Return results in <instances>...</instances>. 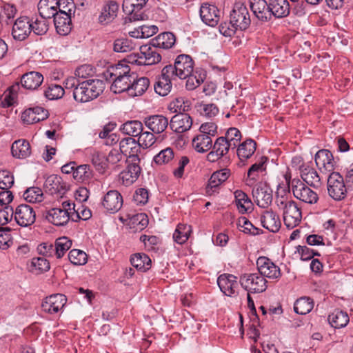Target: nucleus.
Returning a JSON list of instances; mask_svg holds the SVG:
<instances>
[{"instance_id":"nucleus-1","label":"nucleus","mask_w":353,"mask_h":353,"mask_svg":"<svg viewBox=\"0 0 353 353\" xmlns=\"http://www.w3.org/2000/svg\"><path fill=\"white\" fill-rule=\"evenodd\" d=\"M250 23V15L248 8L243 3L236 2L230 14V22L222 23L219 26V31L225 37H232L238 29H248Z\"/></svg>"},{"instance_id":"nucleus-2","label":"nucleus","mask_w":353,"mask_h":353,"mask_svg":"<svg viewBox=\"0 0 353 353\" xmlns=\"http://www.w3.org/2000/svg\"><path fill=\"white\" fill-rule=\"evenodd\" d=\"M103 75L106 80H112L110 89L114 93L127 92L128 94L132 78L135 77V73L131 72L130 67L126 64L111 66Z\"/></svg>"},{"instance_id":"nucleus-3","label":"nucleus","mask_w":353,"mask_h":353,"mask_svg":"<svg viewBox=\"0 0 353 353\" xmlns=\"http://www.w3.org/2000/svg\"><path fill=\"white\" fill-rule=\"evenodd\" d=\"M103 83L99 79H89L78 83L73 91L75 101L85 103L99 96L103 91Z\"/></svg>"},{"instance_id":"nucleus-4","label":"nucleus","mask_w":353,"mask_h":353,"mask_svg":"<svg viewBox=\"0 0 353 353\" xmlns=\"http://www.w3.org/2000/svg\"><path fill=\"white\" fill-rule=\"evenodd\" d=\"M174 107L176 108V111L185 112L189 108L188 102L181 101L176 99L174 102ZM192 125V119L191 117L186 113L180 112L172 117L170 122V127L172 130L176 133H183L190 130Z\"/></svg>"},{"instance_id":"nucleus-5","label":"nucleus","mask_w":353,"mask_h":353,"mask_svg":"<svg viewBox=\"0 0 353 353\" xmlns=\"http://www.w3.org/2000/svg\"><path fill=\"white\" fill-rule=\"evenodd\" d=\"M286 182L291 187V190L295 198L309 204L316 203L319 200L317 193L307 186L299 179H294L288 180L285 176Z\"/></svg>"},{"instance_id":"nucleus-6","label":"nucleus","mask_w":353,"mask_h":353,"mask_svg":"<svg viewBox=\"0 0 353 353\" xmlns=\"http://www.w3.org/2000/svg\"><path fill=\"white\" fill-rule=\"evenodd\" d=\"M194 62L190 55L181 54L176 57L173 65H168L164 68L165 69L171 68V71L172 70L171 74L175 79L176 78L185 79L194 71Z\"/></svg>"},{"instance_id":"nucleus-7","label":"nucleus","mask_w":353,"mask_h":353,"mask_svg":"<svg viewBox=\"0 0 353 353\" xmlns=\"http://www.w3.org/2000/svg\"><path fill=\"white\" fill-rule=\"evenodd\" d=\"M327 192L335 201H341L346 197L347 188L343 177L339 172H332L327 178Z\"/></svg>"},{"instance_id":"nucleus-8","label":"nucleus","mask_w":353,"mask_h":353,"mask_svg":"<svg viewBox=\"0 0 353 353\" xmlns=\"http://www.w3.org/2000/svg\"><path fill=\"white\" fill-rule=\"evenodd\" d=\"M239 282L243 288L251 293H261L267 288L266 279L257 273L243 274Z\"/></svg>"},{"instance_id":"nucleus-9","label":"nucleus","mask_w":353,"mask_h":353,"mask_svg":"<svg viewBox=\"0 0 353 353\" xmlns=\"http://www.w3.org/2000/svg\"><path fill=\"white\" fill-rule=\"evenodd\" d=\"M13 216L17 223L21 227L30 226L36 221L35 211L27 204L18 205L14 210Z\"/></svg>"},{"instance_id":"nucleus-10","label":"nucleus","mask_w":353,"mask_h":353,"mask_svg":"<svg viewBox=\"0 0 353 353\" xmlns=\"http://www.w3.org/2000/svg\"><path fill=\"white\" fill-rule=\"evenodd\" d=\"M172 72L171 68H167V69L163 68L161 74L157 77L154 85V91L159 95L165 97L170 92L172 87V81L175 80L171 74Z\"/></svg>"},{"instance_id":"nucleus-11","label":"nucleus","mask_w":353,"mask_h":353,"mask_svg":"<svg viewBox=\"0 0 353 353\" xmlns=\"http://www.w3.org/2000/svg\"><path fill=\"white\" fill-rule=\"evenodd\" d=\"M123 203L122 195L116 190L108 191L101 200L103 208L106 212L112 214L117 212L121 208Z\"/></svg>"},{"instance_id":"nucleus-12","label":"nucleus","mask_w":353,"mask_h":353,"mask_svg":"<svg viewBox=\"0 0 353 353\" xmlns=\"http://www.w3.org/2000/svg\"><path fill=\"white\" fill-rule=\"evenodd\" d=\"M252 196L256 205L262 208H268L272 201V190L265 183H259L252 190Z\"/></svg>"},{"instance_id":"nucleus-13","label":"nucleus","mask_w":353,"mask_h":353,"mask_svg":"<svg viewBox=\"0 0 353 353\" xmlns=\"http://www.w3.org/2000/svg\"><path fill=\"white\" fill-rule=\"evenodd\" d=\"M148 0H123L122 8L123 12L129 15L130 21L143 19L144 13L142 11Z\"/></svg>"},{"instance_id":"nucleus-14","label":"nucleus","mask_w":353,"mask_h":353,"mask_svg":"<svg viewBox=\"0 0 353 353\" xmlns=\"http://www.w3.org/2000/svg\"><path fill=\"white\" fill-rule=\"evenodd\" d=\"M256 266L259 274L264 278L276 279L281 276L280 268L268 257L258 258Z\"/></svg>"},{"instance_id":"nucleus-15","label":"nucleus","mask_w":353,"mask_h":353,"mask_svg":"<svg viewBox=\"0 0 353 353\" xmlns=\"http://www.w3.org/2000/svg\"><path fill=\"white\" fill-rule=\"evenodd\" d=\"M67 303V298L62 294H52L45 299L41 304L43 311L54 314L61 311Z\"/></svg>"},{"instance_id":"nucleus-16","label":"nucleus","mask_w":353,"mask_h":353,"mask_svg":"<svg viewBox=\"0 0 353 353\" xmlns=\"http://www.w3.org/2000/svg\"><path fill=\"white\" fill-rule=\"evenodd\" d=\"M31 32L30 19L28 17H21L12 26V36L14 40L21 41L27 39Z\"/></svg>"},{"instance_id":"nucleus-17","label":"nucleus","mask_w":353,"mask_h":353,"mask_svg":"<svg viewBox=\"0 0 353 353\" xmlns=\"http://www.w3.org/2000/svg\"><path fill=\"white\" fill-rule=\"evenodd\" d=\"M200 17L202 21L206 25L214 27L220 19V11L217 7L212 4L203 3L201 6Z\"/></svg>"},{"instance_id":"nucleus-18","label":"nucleus","mask_w":353,"mask_h":353,"mask_svg":"<svg viewBox=\"0 0 353 353\" xmlns=\"http://www.w3.org/2000/svg\"><path fill=\"white\" fill-rule=\"evenodd\" d=\"M221 291L226 296H232L237 294V277L233 274H223L217 279Z\"/></svg>"},{"instance_id":"nucleus-19","label":"nucleus","mask_w":353,"mask_h":353,"mask_svg":"<svg viewBox=\"0 0 353 353\" xmlns=\"http://www.w3.org/2000/svg\"><path fill=\"white\" fill-rule=\"evenodd\" d=\"M283 221L289 229H293L299 225L302 219L301 211L298 208L296 202L288 205V207L283 211Z\"/></svg>"},{"instance_id":"nucleus-20","label":"nucleus","mask_w":353,"mask_h":353,"mask_svg":"<svg viewBox=\"0 0 353 353\" xmlns=\"http://www.w3.org/2000/svg\"><path fill=\"white\" fill-rule=\"evenodd\" d=\"M43 188L46 192L53 194H64L68 190V186L58 175L52 174L47 177Z\"/></svg>"},{"instance_id":"nucleus-21","label":"nucleus","mask_w":353,"mask_h":353,"mask_svg":"<svg viewBox=\"0 0 353 353\" xmlns=\"http://www.w3.org/2000/svg\"><path fill=\"white\" fill-rule=\"evenodd\" d=\"M315 163L321 172H332L335 167L333 155L328 150H320L315 154Z\"/></svg>"},{"instance_id":"nucleus-22","label":"nucleus","mask_w":353,"mask_h":353,"mask_svg":"<svg viewBox=\"0 0 353 353\" xmlns=\"http://www.w3.org/2000/svg\"><path fill=\"white\" fill-rule=\"evenodd\" d=\"M118 10L119 4L115 1L105 2L98 17V23L102 26L110 23L117 17Z\"/></svg>"},{"instance_id":"nucleus-23","label":"nucleus","mask_w":353,"mask_h":353,"mask_svg":"<svg viewBox=\"0 0 353 353\" xmlns=\"http://www.w3.org/2000/svg\"><path fill=\"white\" fill-rule=\"evenodd\" d=\"M145 125L154 134L163 132L169 125L168 119L162 114H154L144 118Z\"/></svg>"},{"instance_id":"nucleus-24","label":"nucleus","mask_w":353,"mask_h":353,"mask_svg":"<svg viewBox=\"0 0 353 353\" xmlns=\"http://www.w3.org/2000/svg\"><path fill=\"white\" fill-rule=\"evenodd\" d=\"M48 117V110L39 106L28 108L23 111L21 114L23 122L28 125L43 121Z\"/></svg>"},{"instance_id":"nucleus-25","label":"nucleus","mask_w":353,"mask_h":353,"mask_svg":"<svg viewBox=\"0 0 353 353\" xmlns=\"http://www.w3.org/2000/svg\"><path fill=\"white\" fill-rule=\"evenodd\" d=\"M250 6L254 15L259 21L266 22L271 20L269 3L265 0H250Z\"/></svg>"},{"instance_id":"nucleus-26","label":"nucleus","mask_w":353,"mask_h":353,"mask_svg":"<svg viewBox=\"0 0 353 353\" xmlns=\"http://www.w3.org/2000/svg\"><path fill=\"white\" fill-rule=\"evenodd\" d=\"M261 222L263 228L272 232H278L281 225L279 215L272 210L263 212L261 216Z\"/></svg>"},{"instance_id":"nucleus-27","label":"nucleus","mask_w":353,"mask_h":353,"mask_svg":"<svg viewBox=\"0 0 353 353\" xmlns=\"http://www.w3.org/2000/svg\"><path fill=\"white\" fill-rule=\"evenodd\" d=\"M157 46L144 45L140 47L143 64L145 65H154L161 61V55Z\"/></svg>"},{"instance_id":"nucleus-28","label":"nucleus","mask_w":353,"mask_h":353,"mask_svg":"<svg viewBox=\"0 0 353 353\" xmlns=\"http://www.w3.org/2000/svg\"><path fill=\"white\" fill-rule=\"evenodd\" d=\"M141 173V168L137 163H130L125 169L119 174V180L125 186H129L134 183Z\"/></svg>"},{"instance_id":"nucleus-29","label":"nucleus","mask_w":353,"mask_h":353,"mask_svg":"<svg viewBox=\"0 0 353 353\" xmlns=\"http://www.w3.org/2000/svg\"><path fill=\"white\" fill-rule=\"evenodd\" d=\"M301 176L303 181L314 188L321 186V178L316 170L308 165H302L300 167Z\"/></svg>"},{"instance_id":"nucleus-30","label":"nucleus","mask_w":353,"mask_h":353,"mask_svg":"<svg viewBox=\"0 0 353 353\" xmlns=\"http://www.w3.org/2000/svg\"><path fill=\"white\" fill-rule=\"evenodd\" d=\"M66 210L54 208L49 210L46 215V219L57 226L65 225L71 219Z\"/></svg>"},{"instance_id":"nucleus-31","label":"nucleus","mask_w":353,"mask_h":353,"mask_svg":"<svg viewBox=\"0 0 353 353\" xmlns=\"http://www.w3.org/2000/svg\"><path fill=\"white\" fill-rule=\"evenodd\" d=\"M269 9L272 16L283 18L290 14V4L288 0H270Z\"/></svg>"},{"instance_id":"nucleus-32","label":"nucleus","mask_w":353,"mask_h":353,"mask_svg":"<svg viewBox=\"0 0 353 353\" xmlns=\"http://www.w3.org/2000/svg\"><path fill=\"white\" fill-rule=\"evenodd\" d=\"M149 85L150 80L148 77H138L135 73V77L132 78L128 95L132 97L141 96L148 89Z\"/></svg>"},{"instance_id":"nucleus-33","label":"nucleus","mask_w":353,"mask_h":353,"mask_svg":"<svg viewBox=\"0 0 353 353\" xmlns=\"http://www.w3.org/2000/svg\"><path fill=\"white\" fill-rule=\"evenodd\" d=\"M43 77L39 72H30L23 74L21 79V85L27 90H34L43 83Z\"/></svg>"},{"instance_id":"nucleus-34","label":"nucleus","mask_w":353,"mask_h":353,"mask_svg":"<svg viewBox=\"0 0 353 353\" xmlns=\"http://www.w3.org/2000/svg\"><path fill=\"white\" fill-rule=\"evenodd\" d=\"M72 18L73 17L67 14L65 16L59 12L53 17L54 26L59 34L66 35L70 32Z\"/></svg>"},{"instance_id":"nucleus-35","label":"nucleus","mask_w":353,"mask_h":353,"mask_svg":"<svg viewBox=\"0 0 353 353\" xmlns=\"http://www.w3.org/2000/svg\"><path fill=\"white\" fill-rule=\"evenodd\" d=\"M11 152L14 158L24 159L31 154V148L29 142L25 139L15 141L11 146Z\"/></svg>"},{"instance_id":"nucleus-36","label":"nucleus","mask_w":353,"mask_h":353,"mask_svg":"<svg viewBox=\"0 0 353 353\" xmlns=\"http://www.w3.org/2000/svg\"><path fill=\"white\" fill-rule=\"evenodd\" d=\"M57 0H40L38 10L41 17L47 19L53 18L57 14Z\"/></svg>"},{"instance_id":"nucleus-37","label":"nucleus","mask_w":353,"mask_h":353,"mask_svg":"<svg viewBox=\"0 0 353 353\" xmlns=\"http://www.w3.org/2000/svg\"><path fill=\"white\" fill-rule=\"evenodd\" d=\"M230 170L228 168H223L214 172L210 176L207 186V192H214V188H218L221 184L225 182L230 175Z\"/></svg>"},{"instance_id":"nucleus-38","label":"nucleus","mask_w":353,"mask_h":353,"mask_svg":"<svg viewBox=\"0 0 353 353\" xmlns=\"http://www.w3.org/2000/svg\"><path fill=\"white\" fill-rule=\"evenodd\" d=\"M192 147L197 152L205 153L212 148V139L199 133L192 139Z\"/></svg>"},{"instance_id":"nucleus-39","label":"nucleus","mask_w":353,"mask_h":353,"mask_svg":"<svg viewBox=\"0 0 353 353\" xmlns=\"http://www.w3.org/2000/svg\"><path fill=\"white\" fill-rule=\"evenodd\" d=\"M256 148V142L250 139L239 144L237 148V156L240 161H243L250 158L254 153Z\"/></svg>"},{"instance_id":"nucleus-40","label":"nucleus","mask_w":353,"mask_h":353,"mask_svg":"<svg viewBox=\"0 0 353 353\" xmlns=\"http://www.w3.org/2000/svg\"><path fill=\"white\" fill-rule=\"evenodd\" d=\"M349 321L350 319L347 314L339 309L335 310L328 316V321L330 324L335 329L346 326Z\"/></svg>"},{"instance_id":"nucleus-41","label":"nucleus","mask_w":353,"mask_h":353,"mask_svg":"<svg viewBox=\"0 0 353 353\" xmlns=\"http://www.w3.org/2000/svg\"><path fill=\"white\" fill-rule=\"evenodd\" d=\"M175 36L173 33L163 32L152 39V46L158 48L168 49L173 46L175 43Z\"/></svg>"},{"instance_id":"nucleus-42","label":"nucleus","mask_w":353,"mask_h":353,"mask_svg":"<svg viewBox=\"0 0 353 353\" xmlns=\"http://www.w3.org/2000/svg\"><path fill=\"white\" fill-rule=\"evenodd\" d=\"M234 197L236 206L240 213L245 214L252 210L253 204L244 192L236 190Z\"/></svg>"},{"instance_id":"nucleus-43","label":"nucleus","mask_w":353,"mask_h":353,"mask_svg":"<svg viewBox=\"0 0 353 353\" xmlns=\"http://www.w3.org/2000/svg\"><path fill=\"white\" fill-rule=\"evenodd\" d=\"M192 232V226L185 223H179L174 232L173 239L178 244L185 243Z\"/></svg>"},{"instance_id":"nucleus-44","label":"nucleus","mask_w":353,"mask_h":353,"mask_svg":"<svg viewBox=\"0 0 353 353\" xmlns=\"http://www.w3.org/2000/svg\"><path fill=\"white\" fill-rule=\"evenodd\" d=\"M268 158L265 157H261L260 161L252 165L248 172V178L245 181L246 185H252L256 177L258 176L257 173L265 170V163L267 161Z\"/></svg>"},{"instance_id":"nucleus-45","label":"nucleus","mask_w":353,"mask_h":353,"mask_svg":"<svg viewBox=\"0 0 353 353\" xmlns=\"http://www.w3.org/2000/svg\"><path fill=\"white\" fill-rule=\"evenodd\" d=\"M121 131L132 137H138L143 130V123L138 120L128 121L121 127Z\"/></svg>"},{"instance_id":"nucleus-46","label":"nucleus","mask_w":353,"mask_h":353,"mask_svg":"<svg viewBox=\"0 0 353 353\" xmlns=\"http://www.w3.org/2000/svg\"><path fill=\"white\" fill-rule=\"evenodd\" d=\"M131 264L137 270L145 271L150 268L151 260L143 253H137L130 258Z\"/></svg>"},{"instance_id":"nucleus-47","label":"nucleus","mask_w":353,"mask_h":353,"mask_svg":"<svg viewBox=\"0 0 353 353\" xmlns=\"http://www.w3.org/2000/svg\"><path fill=\"white\" fill-rule=\"evenodd\" d=\"M314 307L313 301L309 297H301L296 301L294 305V310L301 315L309 313Z\"/></svg>"},{"instance_id":"nucleus-48","label":"nucleus","mask_w":353,"mask_h":353,"mask_svg":"<svg viewBox=\"0 0 353 353\" xmlns=\"http://www.w3.org/2000/svg\"><path fill=\"white\" fill-rule=\"evenodd\" d=\"M137 148V142L132 137L123 139L119 143V150L123 156H134Z\"/></svg>"},{"instance_id":"nucleus-49","label":"nucleus","mask_w":353,"mask_h":353,"mask_svg":"<svg viewBox=\"0 0 353 353\" xmlns=\"http://www.w3.org/2000/svg\"><path fill=\"white\" fill-rule=\"evenodd\" d=\"M50 262L43 257L33 258L30 266V271L34 274H39L50 270Z\"/></svg>"},{"instance_id":"nucleus-50","label":"nucleus","mask_w":353,"mask_h":353,"mask_svg":"<svg viewBox=\"0 0 353 353\" xmlns=\"http://www.w3.org/2000/svg\"><path fill=\"white\" fill-rule=\"evenodd\" d=\"M205 75L203 72H199L198 70H194L185 77L186 79L185 88L188 90H193L196 88L201 83L203 82Z\"/></svg>"},{"instance_id":"nucleus-51","label":"nucleus","mask_w":353,"mask_h":353,"mask_svg":"<svg viewBox=\"0 0 353 353\" xmlns=\"http://www.w3.org/2000/svg\"><path fill=\"white\" fill-rule=\"evenodd\" d=\"M92 172L88 165H81L75 168L73 178L78 182H86L92 178Z\"/></svg>"},{"instance_id":"nucleus-52","label":"nucleus","mask_w":353,"mask_h":353,"mask_svg":"<svg viewBox=\"0 0 353 353\" xmlns=\"http://www.w3.org/2000/svg\"><path fill=\"white\" fill-rule=\"evenodd\" d=\"M175 157L174 149L172 148H166L161 150L154 157L153 161L157 165L168 164L174 160Z\"/></svg>"},{"instance_id":"nucleus-53","label":"nucleus","mask_w":353,"mask_h":353,"mask_svg":"<svg viewBox=\"0 0 353 353\" xmlns=\"http://www.w3.org/2000/svg\"><path fill=\"white\" fill-rule=\"evenodd\" d=\"M71 246L72 241L67 236L57 239L54 243L55 256L57 258L61 259Z\"/></svg>"},{"instance_id":"nucleus-54","label":"nucleus","mask_w":353,"mask_h":353,"mask_svg":"<svg viewBox=\"0 0 353 353\" xmlns=\"http://www.w3.org/2000/svg\"><path fill=\"white\" fill-rule=\"evenodd\" d=\"M57 9L59 13L63 15L67 14L68 16L75 18L76 5L74 0H59L57 1Z\"/></svg>"},{"instance_id":"nucleus-55","label":"nucleus","mask_w":353,"mask_h":353,"mask_svg":"<svg viewBox=\"0 0 353 353\" xmlns=\"http://www.w3.org/2000/svg\"><path fill=\"white\" fill-rule=\"evenodd\" d=\"M135 48L133 41L128 38H119L114 41L113 50L116 52H128Z\"/></svg>"},{"instance_id":"nucleus-56","label":"nucleus","mask_w":353,"mask_h":353,"mask_svg":"<svg viewBox=\"0 0 353 353\" xmlns=\"http://www.w3.org/2000/svg\"><path fill=\"white\" fill-rule=\"evenodd\" d=\"M23 196L25 200L29 203H39L43 199V191L37 187L28 188Z\"/></svg>"},{"instance_id":"nucleus-57","label":"nucleus","mask_w":353,"mask_h":353,"mask_svg":"<svg viewBox=\"0 0 353 353\" xmlns=\"http://www.w3.org/2000/svg\"><path fill=\"white\" fill-rule=\"evenodd\" d=\"M92 163L93 164L96 170L100 174H103L108 167L105 157L99 152H94L92 153Z\"/></svg>"},{"instance_id":"nucleus-58","label":"nucleus","mask_w":353,"mask_h":353,"mask_svg":"<svg viewBox=\"0 0 353 353\" xmlns=\"http://www.w3.org/2000/svg\"><path fill=\"white\" fill-rule=\"evenodd\" d=\"M64 92V89L61 85L52 83L44 91V95L49 100H54L61 98Z\"/></svg>"},{"instance_id":"nucleus-59","label":"nucleus","mask_w":353,"mask_h":353,"mask_svg":"<svg viewBox=\"0 0 353 353\" xmlns=\"http://www.w3.org/2000/svg\"><path fill=\"white\" fill-rule=\"evenodd\" d=\"M68 259L74 265H84L87 262V254L82 250L73 249L68 254Z\"/></svg>"},{"instance_id":"nucleus-60","label":"nucleus","mask_w":353,"mask_h":353,"mask_svg":"<svg viewBox=\"0 0 353 353\" xmlns=\"http://www.w3.org/2000/svg\"><path fill=\"white\" fill-rule=\"evenodd\" d=\"M232 146L223 137H218L212 145V148L223 158L229 152L230 148Z\"/></svg>"},{"instance_id":"nucleus-61","label":"nucleus","mask_w":353,"mask_h":353,"mask_svg":"<svg viewBox=\"0 0 353 353\" xmlns=\"http://www.w3.org/2000/svg\"><path fill=\"white\" fill-rule=\"evenodd\" d=\"M154 134V133H153L152 131H142V132H141L139 136L137 143L139 145L143 148H148L151 147L154 145L157 140Z\"/></svg>"},{"instance_id":"nucleus-62","label":"nucleus","mask_w":353,"mask_h":353,"mask_svg":"<svg viewBox=\"0 0 353 353\" xmlns=\"http://www.w3.org/2000/svg\"><path fill=\"white\" fill-rule=\"evenodd\" d=\"M30 28L37 35H43L48 30V25L45 19L37 18L34 21H30Z\"/></svg>"},{"instance_id":"nucleus-63","label":"nucleus","mask_w":353,"mask_h":353,"mask_svg":"<svg viewBox=\"0 0 353 353\" xmlns=\"http://www.w3.org/2000/svg\"><path fill=\"white\" fill-rule=\"evenodd\" d=\"M223 138L232 145V148H234L241 139V134L237 128H230Z\"/></svg>"},{"instance_id":"nucleus-64","label":"nucleus","mask_w":353,"mask_h":353,"mask_svg":"<svg viewBox=\"0 0 353 353\" xmlns=\"http://www.w3.org/2000/svg\"><path fill=\"white\" fill-rule=\"evenodd\" d=\"M14 184V176L8 170L0 171V189L9 190Z\"/></svg>"}]
</instances>
